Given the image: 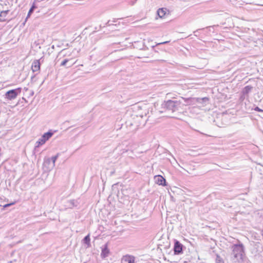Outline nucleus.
I'll list each match as a JSON object with an SVG mask.
<instances>
[{
  "instance_id": "9d476101",
  "label": "nucleus",
  "mask_w": 263,
  "mask_h": 263,
  "mask_svg": "<svg viewBox=\"0 0 263 263\" xmlns=\"http://www.w3.org/2000/svg\"><path fill=\"white\" fill-rule=\"evenodd\" d=\"M166 9L160 8L157 11V14L160 18H163L166 14Z\"/></svg>"
},
{
  "instance_id": "9b49d317",
  "label": "nucleus",
  "mask_w": 263,
  "mask_h": 263,
  "mask_svg": "<svg viewBox=\"0 0 263 263\" xmlns=\"http://www.w3.org/2000/svg\"><path fill=\"white\" fill-rule=\"evenodd\" d=\"M177 103V101H174L172 100H168L166 102V105L167 107H176V105Z\"/></svg>"
},
{
  "instance_id": "ddd939ff",
  "label": "nucleus",
  "mask_w": 263,
  "mask_h": 263,
  "mask_svg": "<svg viewBox=\"0 0 263 263\" xmlns=\"http://www.w3.org/2000/svg\"><path fill=\"white\" fill-rule=\"evenodd\" d=\"M34 8V7L33 6L31 9L29 10V12H28V16H29L31 14V13L32 12L33 9Z\"/></svg>"
},
{
  "instance_id": "423d86ee",
  "label": "nucleus",
  "mask_w": 263,
  "mask_h": 263,
  "mask_svg": "<svg viewBox=\"0 0 263 263\" xmlns=\"http://www.w3.org/2000/svg\"><path fill=\"white\" fill-rule=\"evenodd\" d=\"M174 251L176 254H180L182 251V245L178 241H176L175 242Z\"/></svg>"
},
{
  "instance_id": "f3484780",
  "label": "nucleus",
  "mask_w": 263,
  "mask_h": 263,
  "mask_svg": "<svg viewBox=\"0 0 263 263\" xmlns=\"http://www.w3.org/2000/svg\"><path fill=\"white\" fill-rule=\"evenodd\" d=\"M14 204V202H13V203H8V204H6L4 205V208H6V207H8V206H9L11 205H13Z\"/></svg>"
},
{
  "instance_id": "f8f14e48",
  "label": "nucleus",
  "mask_w": 263,
  "mask_h": 263,
  "mask_svg": "<svg viewBox=\"0 0 263 263\" xmlns=\"http://www.w3.org/2000/svg\"><path fill=\"white\" fill-rule=\"evenodd\" d=\"M90 239L89 235H87L84 238V241L85 243L89 245L90 243Z\"/></svg>"
},
{
  "instance_id": "6ab92c4d",
  "label": "nucleus",
  "mask_w": 263,
  "mask_h": 263,
  "mask_svg": "<svg viewBox=\"0 0 263 263\" xmlns=\"http://www.w3.org/2000/svg\"><path fill=\"white\" fill-rule=\"evenodd\" d=\"M168 42H169V41H165V42H162V43H159L158 44H165V43H168Z\"/></svg>"
},
{
  "instance_id": "39448f33",
  "label": "nucleus",
  "mask_w": 263,
  "mask_h": 263,
  "mask_svg": "<svg viewBox=\"0 0 263 263\" xmlns=\"http://www.w3.org/2000/svg\"><path fill=\"white\" fill-rule=\"evenodd\" d=\"M135 257L129 255H126L122 258V263H135Z\"/></svg>"
},
{
  "instance_id": "2eb2a0df",
  "label": "nucleus",
  "mask_w": 263,
  "mask_h": 263,
  "mask_svg": "<svg viewBox=\"0 0 263 263\" xmlns=\"http://www.w3.org/2000/svg\"><path fill=\"white\" fill-rule=\"evenodd\" d=\"M57 156H54V157H52V158H51L53 165L54 164V163L57 160Z\"/></svg>"
},
{
  "instance_id": "f257e3e1",
  "label": "nucleus",
  "mask_w": 263,
  "mask_h": 263,
  "mask_svg": "<svg viewBox=\"0 0 263 263\" xmlns=\"http://www.w3.org/2000/svg\"><path fill=\"white\" fill-rule=\"evenodd\" d=\"M232 259L235 262L242 260L244 254L243 247L242 244L234 245L232 247Z\"/></svg>"
},
{
  "instance_id": "4468645a",
  "label": "nucleus",
  "mask_w": 263,
  "mask_h": 263,
  "mask_svg": "<svg viewBox=\"0 0 263 263\" xmlns=\"http://www.w3.org/2000/svg\"><path fill=\"white\" fill-rule=\"evenodd\" d=\"M254 110L255 111H258V112H263V110L259 108L258 107H256L255 108H254Z\"/></svg>"
},
{
  "instance_id": "0eeeda50",
  "label": "nucleus",
  "mask_w": 263,
  "mask_h": 263,
  "mask_svg": "<svg viewBox=\"0 0 263 263\" xmlns=\"http://www.w3.org/2000/svg\"><path fill=\"white\" fill-rule=\"evenodd\" d=\"M155 180L157 184L163 186L165 185V179L162 176H156Z\"/></svg>"
},
{
  "instance_id": "a211bd4d",
  "label": "nucleus",
  "mask_w": 263,
  "mask_h": 263,
  "mask_svg": "<svg viewBox=\"0 0 263 263\" xmlns=\"http://www.w3.org/2000/svg\"><path fill=\"white\" fill-rule=\"evenodd\" d=\"M65 63H66V60H64V61H62V62L61 63V65H64Z\"/></svg>"
},
{
  "instance_id": "7ed1b4c3",
  "label": "nucleus",
  "mask_w": 263,
  "mask_h": 263,
  "mask_svg": "<svg viewBox=\"0 0 263 263\" xmlns=\"http://www.w3.org/2000/svg\"><path fill=\"white\" fill-rule=\"evenodd\" d=\"M20 91V88L9 90L6 93V97L10 100L14 99L16 98Z\"/></svg>"
},
{
  "instance_id": "dca6fc26",
  "label": "nucleus",
  "mask_w": 263,
  "mask_h": 263,
  "mask_svg": "<svg viewBox=\"0 0 263 263\" xmlns=\"http://www.w3.org/2000/svg\"><path fill=\"white\" fill-rule=\"evenodd\" d=\"M252 89V87L251 86H247L245 87V89L247 91V92H248L249 91H250L251 89Z\"/></svg>"
},
{
  "instance_id": "aec40b11",
  "label": "nucleus",
  "mask_w": 263,
  "mask_h": 263,
  "mask_svg": "<svg viewBox=\"0 0 263 263\" xmlns=\"http://www.w3.org/2000/svg\"><path fill=\"white\" fill-rule=\"evenodd\" d=\"M47 161L49 162L50 161V159H48Z\"/></svg>"
},
{
  "instance_id": "f03ea898",
  "label": "nucleus",
  "mask_w": 263,
  "mask_h": 263,
  "mask_svg": "<svg viewBox=\"0 0 263 263\" xmlns=\"http://www.w3.org/2000/svg\"><path fill=\"white\" fill-rule=\"evenodd\" d=\"M53 134V133L50 131L44 134L41 138L36 142V146L39 147L44 144L52 136Z\"/></svg>"
},
{
  "instance_id": "20e7f679",
  "label": "nucleus",
  "mask_w": 263,
  "mask_h": 263,
  "mask_svg": "<svg viewBox=\"0 0 263 263\" xmlns=\"http://www.w3.org/2000/svg\"><path fill=\"white\" fill-rule=\"evenodd\" d=\"M41 68V63L39 60H34L31 65V69L33 72H40Z\"/></svg>"
},
{
  "instance_id": "1a4fd4ad",
  "label": "nucleus",
  "mask_w": 263,
  "mask_h": 263,
  "mask_svg": "<svg viewBox=\"0 0 263 263\" xmlns=\"http://www.w3.org/2000/svg\"><path fill=\"white\" fill-rule=\"evenodd\" d=\"M110 253V251L108 248V246L107 244H106L104 248L102 249V252L101 253V256L102 258H105L107 256H108V255Z\"/></svg>"
},
{
  "instance_id": "6e6552de",
  "label": "nucleus",
  "mask_w": 263,
  "mask_h": 263,
  "mask_svg": "<svg viewBox=\"0 0 263 263\" xmlns=\"http://www.w3.org/2000/svg\"><path fill=\"white\" fill-rule=\"evenodd\" d=\"M9 10L2 11L0 13V21L4 22L9 20V17L8 15Z\"/></svg>"
}]
</instances>
